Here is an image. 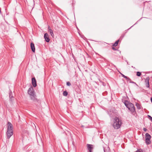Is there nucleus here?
Wrapping results in <instances>:
<instances>
[{
	"label": "nucleus",
	"mask_w": 152,
	"mask_h": 152,
	"mask_svg": "<svg viewBox=\"0 0 152 152\" xmlns=\"http://www.w3.org/2000/svg\"><path fill=\"white\" fill-rule=\"evenodd\" d=\"M48 31L50 32L51 36L52 37H53L54 36V34L53 33V31L51 29H50L48 30Z\"/></svg>",
	"instance_id": "13"
},
{
	"label": "nucleus",
	"mask_w": 152,
	"mask_h": 152,
	"mask_svg": "<svg viewBox=\"0 0 152 152\" xmlns=\"http://www.w3.org/2000/svg\"><path fill=\"white\" fill-rule=\"evenodd\" d=\"M30 98L31 99L34 101H35L37 100L36 98V96L35 94L30 95Z\"/></svg>",
	"instance_id": "9"
},
{
	"label": "nucleus",
	"mask_w": 152,
	"mask_h": 152,
	"mask_svg": "<svg viewBox=\"0 0 152 152\" xmlns=\"http://www.w3.org/2000/svg\"><path fill=\"white\" fill-rule=\"evenodd\" d=\"M112 48L113 50H116V49L115 48H114V47H112Z\"/></svg>",
	"instance_id": "21"
},
{
	"label": "nucleus",
	"mask_w": 152,
	"mask_h": 152,
	"mask_svg": "<svg viewBox=\"0 0 152 152\" xmlns=\"http://www.w3.org/2000/svg\"><path fill=\"white\" fill-rule=\"evenodd\" d=\"M151 136L148 133H146L145 134V142L147 145H148L151 143Z\"/></svg>",
	"instance_id": "4"
},
{
	"label": "nucleus",
	"mask_w": 152,
	"mask_h": 152,
	"mask_svg": "<svg viewBox=\"0 0 152 152\" xmlns=\"http://www.w3.org/2000/svg\"><path fill=\"white\" fill-rule=\"evenodd\" d=\"M122 124V121L117 117H115L113 120V126L115 129H119Z\"/></svg>",
	"instance_id": "1"
},
{
	"label": "nucleus",
	"mask_w": 152,
	"mask_h": 152,
	"mask_svg": "<svg viewBox=\"0 0 152 152\" xmlns=\"http://www.w3.org/2000/svg\"><path fill=\"white\" fill-rule=\"evenodd\" d=\"M131 83H134L133 82H131Z\"/></svg>",
	"instance_id": "24"
},
{
	"label": "nucleus",
	"mask_w": 152,
	"mask_h": 152,
	"mask_svg": "<svg viewBox=\"0 0 152 152\" xmlns=\"http://www.w3.org/2000/svg\"><path fill=\"white\" fill-rule=\"evenodd\" d=\"M151 102L152 103V98H151Z\"/></svg>",
	"instance_id": "23"
},
{
	"label": "nucleus",
	"mask_w": 152,
	"mask_h": 152,
	"mask_svg": "<svg viewBox=\"0 0 152 152\" xmlns=\"http://www.w3.org/2000/svg\"><path fill=\"white\" fill-rule=\"evenodd\" d=\"M119 41V40L116 41L115 42V43L113 44V46H115V47L116 46L118 45V43Z\"/></svg>",
	"instance_id": "15"
},
{
	"label": "nucleus",
	"mask_w": 152,
	"mask_h": 152,
	"mask_svg": "<svg viewBox=\"0 0 152 152\" xmlns=\"http://www.w3.org/2000/svg\"><path fill=\"white\" fill-rule=\"evenodd\" d=\"M63 95L64 96H67L68 95L67 92L66 91H64V92L63 93Z\"/></svg>",
	"instance_id": "16"
},
{
	"label": "nucleus",
	"mask_w": 152,
	"mask_h": 152,
	"mask_svg": "<svg viewBox=\"0 0 152 152\" xmlns=\"http://www.w3.org/2000/svg\"><path fill=\"white\" fill-rule=\"evenodd\" d=\"M31 48L32 51L33 52H34L35 51V48L34 44L33 42H31Z\"/></svg>",
	"instance_id": "11"
},
{
	"label": "nucleus",
	"mask_w": 152,
	"mask_h": 152,
	"mask_svg": "<svg viewBox=\"0 0 152 152\" xmlns=\"http://www.w3.org/2000/svg\"><path fill=\"white\" fill-rule=\"evenodd\" d=\"M48 30H49L50 29H51V28H50V27L49 26H48Z\"/></svg>",
	"instance_id": "22"
},
{
	"label": "nucleus",
	"mask_w": 152,
	"mask_h": 152,
	"mask_svg": "<svg viewBox=\"0 0 152 152\" xmlns=\"http://www.w3.org/2000/svg\"><path fill=\"white\" fill-rule=\"evenodd\" d=\"M10 96H11V95H10Z\"/></svg>",
	"instance_id": "25"
},
{
	"label": "nucleus",
	"mask_w": 152,
	"mask_h": 152,
	"mask_svg": "<svg viewBox=\"0 0 152 152\" xmlns=\"http://www.w3.org/2000/svg\"><path fill=\"white\" fill-rule=\"evenodd\" d=\"M32 84L33 86L34 87L37 86V81L34 77H33L31 79Z\"/></svg>",
	"instance_id": "8"
},
{
	"label": "nucleus",
	"mask_w": 152,
	"mask_h": 152,
	"mask_svg": "<svg viewBox=\"0 0 152 152\" xmlns=\"http://www.w3.org/2000/svg\"><path fill=\"white\" fill-rule=\"evenodd\" d=\"M124 103L126 107L131 111V113L134 115L136 113L135 107L134 104L127 100H125Z\"/></svg>",
	"instance_id": "2"
},
{
	"label": "nucleus",
	"mask_w": 152,
	"mask_h": 152,
	"mask_svg": "<svg viewBox=\"0 0 152 152\" xmlns=\"http://www.w3.org/2000/svg\"><path fill=\"white\" fill-rule=\"evenodd\" d=\"M148 118L152 122V117L149 115H148Z\"/></svg>",
	"instance_id": "18"
},
{
	"label": "nucleus",
	"mask_w": 152,
	"mask_h": 152,
	"mask_svg": "<svg viewBox=\"0 0 152 152\" xmlns=\"http://www.w3.org/2000/svg\"><path fill=\"white\" fill-rule=\"evenodd\" d=\"M141 75V72H137V74H136V75L138 76H140Z\"/></svg>",
	"instance_id": "17"
},
{
	"label": "nucleus",
	"mask_w": 152,
	"mask_h": 152,
	"mask_svg": "<svg viewBox=\"0 0 152 152\" xmlns=\"http://www.w3.org/2000/svg\"><path fill=\"white\" fill-rule=\"evenodd\" d=\"M82 127H83V125H82Z\"/></svg>",
	"instance_id": "26"
},
{
	"label": "nucleus",
	"mask_w": 152,
	"mask_h": 152,
	"mask_svg": "<svg viewBox=\"0 0 152 152\" xmlns=\"http://www.w3.org/2000/svg\"><path fill=\"white\" fill-rule=\"evenodd\" d=\"M44 38L47 42H49L50 39L48 34L47 33H46L44 34Z\"/></svg>",
	"instance_id": "10"
},
{
	"label": "nucleus",
	"mask_w": 152,
	"mask_h": 152,
	"mask_svg": "<svg viewBox=\"0 0 152 152\" xmlns=\"http://www.w3.org/2000/svg\"><path fill=\"white\" fill-rule=\"evenodd\" d=\"M6 134L8 139H9L13 134V126L10 122H8Z\"/></svg>",
	"instance_id": "3"
},
{
	"label": "nucleus",
	"mask_w": 152,
	"mask_h": 152,
	"mask_svg": "<svg viewBox=\"0 0 152 152\" xmlns=\"http://www.w3.org/2000/svg\"><path fill=\"white\" fill-rule=\"evenodd\" d=\"M136 106L137 107V108L138 110H140L142 106L141 105L138 103H136Z\"/></svg>",
	"instance_id": "12"
},
{
	"label": "nucleus",
	"mask_w": 152,
	"mask_h": 152,
	"mask_svg": "<svg viewBox=\"0 0 152 152\" xmlns=\"http://www.w3.org/2000/svg\"><path fill=\"white\" fill-rule=\"evenodd\" d=\"M120 73L121 74V75L122 76L124 77V78L126 79L127 80H131V79L127 76H125L124 74H122L120 72Z\"/></svg>",
	"instance_id": "14"
},
{
	"label": "nucleus",
	"mask_w": 152,
	"mask_h": 152,
	"mask_svg": "<svg viewBox=\"0 0 152 152\" xmlns=\"http://www.w3.org/2000/svg\"><path fill=\"white\" fill-rule=\"evenodd\" d=\"M149 77H147L145 80V83L146 86L147 88H149Z\"/></svg>",
	"instance_id": "7"
},
{
	"label": "nucleus",
	"mask_w": 152,
	"mask_h": 152,
	"mask_svg": "<svg viewBox=\"0 0 152 152\" xmlns=\"http://www.w3.org/2000/svg\"><path fill=\"white\" fill-rule=\"evenodd\" d=\"M143 130L145 132H146V131L147 130L146 128H144L143 129Z\"/></svg>",
	"instance_id": "20"
},
{
	"label": "nucleus",
	"mask_w": 152,
	"mask_h": 152,
	"mask_svg": "<svg viewBox=\"0 0 152 152\" xmlns=\"http://www.w3.org/2000/svg\"><path fill=\"white\" fill-rule=\"evenodd\" d=\"M71 84L69 82H66V85L67 86H70L71 85Z\"/></svg>",
	"instance_id": "19"
},
{
	"label": "nucleus",
	"mask_w": 152,
	"mask_h": 152,
	"mask_svg": "<svg viewBox=\"0 0 152 152\" xmlns=\"http://www.w3.org/2000/svg\"><path fill=\"white\" fill-rule=\"evenodd\" d=\"M87 148L89 152H93V145L91 144H87Z\"/></svg>",
	"instance_id": "6"
},
{
	"label": "nucleus",
	"mask_w": 152,
	"mask_h": 152,
	"mask_svg": "<svg viewBox=\"0 0 152 152\" xmlns=\"http://www.w3.org/2000/svg\"><path fill=\"white\" fill-rule=\"evenodd\" d=\"M28 93L29 95H31L35 94L33 88L32 86L29 88L28 90Z\"/></svg>",
	"instance_id": "5"
}]
</instances>
